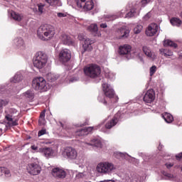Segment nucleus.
<instances>
[{"instance_id": "nucleus-18", "label": "nucleus", "mask_w": 182, "mask_h": 182, "mask_svg": "<svg viewBox=\"0 0 182 182\" xmlns=\"http://www.w3.org/2000/svg\"><path fill=\"white\" fill-rule=\"evenodd\" d=\"M130 52H132V46L129 45H124L119 47V55H127L129 56L130 55Z\"/></svg>"}, {"instance_id": "nucleus-31", "label": "nucleus", "mask_w": 182, "mask_h": 182, "mask_svg": "<svg viewBox=\"0 0 182 182\" xmlns=\"http://www.w3.org/2000/svg\"><path fill=\"white\" fill-rule=\"evenodd\" d=\"M14 43L18 48H23L24 45L23 39L22 38H18L14 39Z\"/></svg>"}, {"instance_id": "nucleus-14", "label": "nucleus", "mask_w": 182, "mask_h": 182, "mask_svg": "<svg viewBox=\"0 0 182 182\" xmlns=\"http://www.w3.org/2000/svg\"><path fill=\"white\" fill-rule=\"evenodd\" d=\"M156 98V94L154 93V90H148L144 96V102L145 103H151L154 101Z\"/></svg>"}, {"instance_id": "nucleus-1", "label": "nucleus", "mask_w": 182, "mask_h": 182, "mask_svg": "<svg viewBox=\"0 0 182 182\" xmlns=\"http://www.w3.org/2000/svg\"><path fill=\"white\" fill-rule=\"evenodd\" d=\"M37 36L41 41H50L55 36V28L48 24L41 26L37 31Z\"/></svg>"}, {"instance_id": "nucleus-34", "label": "nucleus", "mask_w": 182, "mask_h": 182, "mask_svg": "<svg viewBox=\"0 0 182 182\" xmlns=\"http://www.w3.org/2000/svg\"><path fill=\"white\" fill-rule=\"evenodd\" d=\"M159 52L161 53V55H164V56H173V52L168 50H164L161 49L159 50Z\"/></svg>"}, {"instance_id": "nucleus-5", "label": "nucleus", "mask_w": 182, "mask_h": 182, "mask_svg": "<svg viewBox=\"0 0 182 182\" xmlns=\"http://www.w3.org/2000/svg\"><path fill=\"white\" fill-rule=\"evenodd\" d=\"M32 87H33L35 90H41V92H46L48 90L46 80L42 77H36L33 80Z\"/></svg>"}, {"instance_id": "nucleus-41", "label": "nucleus", "mask_w": 182, "mask_h": 182, "mask_svg": "<svg viewBox=\"0 0 182 182\" xmlns=\"http://www.w3.org/2000/svg\"><path fill=\"white\" fill-rule=\"evenodd\" d=\"M107 77H108L109 79H111L113 80V79H114L116 77V74H114V73H113V72H109L107 74Z\"/></svg>"}, {"instance_id": "nucleus-35", "label": "nucleus", "mask_w": 182, "mask_h": 182, "mask_svg": "<svg viewBox=\"0 0 182 182\" xmlns=\"http://www.w3.org/2000/svg\"><path fill=\"white\" fill-rule=\"evenodd\" d=\"M25 97H28V99H33L35 97V93H33V91L28 90L26 92H24Z\"/></svg>"}, {"instance_id": "nucleus-11", "label": "nucleus", "mask_w": 182, "mask_h": 182, "mask_svg": "<svg viewBox=\"0 0 182 182\" xmlns=\"http://www.w3.org/2000/svg\"><path fill=\"white\" fill-rule=\"evenodd\" d=\"M14 112H15V113H16V111L14 109H11L9 110V113H7L5 116V119L6 120H7V124H9V126L12 127V126H18V122H16V120L14 121Z\"/></svg>"}, {"instance_id": "nucleus-51", "label": "nucleus", "mask_w": 182, "mask_h": 182, "mask_svg": "<svg viewBox=\"0 0 182 182\" xmlns=\"http://www.w3.org/2000/svg\"><path fill=\"white\" fill-rule=\"evenodd\" d=\"M176 159H177L178 160H180V159H182V152H181V154H177V155L176 156Z\"/></svg>"}, {"instance_id": "nucleus-32", "label": "nucleus", "mask_w": 182, "mask_h": 182, "mask_svg": "<svg viewBox=\"0 0 182 182\" xmlns=\"http://www.w3.org/2000/svg\"><path fill=\"white\" fill-rule=\"evenodd\" d=\"M164 176L165 177H167L168 180H171L172 181H177V176L176 175H173L171 173L165 172V173H164Z\"/></svg>"}, {"instance_id": "nucleus-48", "label": "nucleus", "mask_w": 182, "mask_h": 182, "mask_svg": "<svg viewBox=\"0 0 182 182\" xmlns=\"http://www.w3.org/2000/svg\"><path fill=\"white\" fill-rule=\"evenodd\" d=\"M5 173V167H0V176H3Z\"/></svg>"}, {"instance_id": "nucleus-55", "label": "nucleus", "mask_w": 182, "mask_h": 182, "mask_svg": "<svg viewBox=\"0 0 182 182\" xmlns=\"http://www.w3.org/2000/svg\"><path fill=\"white\" fill-rule=\"evenodd\" d=\"M31 149H32V150H38V146H35V145H32V146H31Z\"/></svg>"}, {"instance_id": "nucleus-45", "label": "nucleus", "mask_w": 182, "mask_h": 182, "mask_svg": "<svg viewBox=\"0 0 182 182\" xmlns=\"http://www.w3.org/2000/svg\"><path fill=\"white\" fill-rule=\"evenodd\" d=\"M151 16V12L147 13L143 18L144 21H149Z\"/></svg>"}, {"instance_id": "nucleus-24", "label": "nucleus", "mask_w": 182, "mask_h": 182, "mask_svg": "<svg viewBox=\"0 0 182 182\" xmlns=\"http://www.w3.org/2000/svg\"><path fill=\"white\" fill-rule=\"evenodd\" d=\"M170 22L172 26H177V28H180L182 25L181 19L176 17L171 18Z\"/></svg>"}, {"instance_id": "nucleus-7", "label": "nucleus", "mask_w": 182, "mask_h": 182, "mask_svg": "<svg viewBox=\"0 0 182 182\" xmlns=\"http://www.w3.org/2000/svg\"><path fill=\"white\" fill-rule=\"evenodd\" d=\"M77 8L84 11H92L93 9V1L92 0H75Z\"/></svg>"}, {"instance_id": "nucleus-10", "label": "nucleus", "mask_w": 182, "mask_h": 182, "mask_svg": "<svg viewBox=\"0 0 182 182\" xmlns=\"http://www.w3.org/2000/svg\"><path fill=\"white\" fill-rule=\"evenodd\" d=\"M159 32V25L157 23H151L146 30V36H154Z\"/></svg>"}, {"instance_id": "nucleus-15", "label": "nucleus", "mask_w": 182, "mask_h": 182, "mask_svg": "<svg viewBox=\"0 0 182 182\" xmlns=\"http://www.w3.org/2000/svg\"><path fill=\"white\" fill-rule=\"evenodd\" d=\"M39 151L47 159H50V157H53V156H55V151H53L52 148H41L39 149Z\"/></svg>"}, {"instance_id": "nucleus-29", "label": "nucleus", "mask_w": 182, "mask_h": 182, "mask_svg": "<svg viewBox=\"0 0 182 182\" xmlns=\"http://www.w3.org/2000/svg\"><path fill=\"white\" fill-rule=\"evenodd\" d=\"M59 75L53 73H48L47 75V79L48 82H55V80H58Z\"/></svg>"}, {"instance_id": "nucleus-25", "label": "nucleus", "mask_w": 182, "mask_h": 182, "mask_svg": "<svg viewBox=\"0 0 182 182\" xmlns=\"http://www.w3.org/2000/svg\"><path fill=\"white\" fill-rule=\"evenodd\" d=\"M21 80H22V75L17 73L14 77L11 78L10 82H11V83H19Z\"/></svg>"}, {"instance_id": "nucleus-40", "label": "nucleus", "mask_w": 182, "mask_h": 182, "mask_svg": "<svg viewBox=\"0 0 182 182\" xmlns=\"http://www.w3.org/2000/svg\"><path fill=\"white\" fill-rule=\"evenodd\" d=\"M9 103L8 100H0V109H2L3 106H6Z\"/></svg>"}, {"instance_id": "nucleus-56", "label": "nucleus", "mask_w": 182, "mask_h": 182, "mask_svg": "<svg viewBox=\"0 0 182 182\" xmlns=\"http://www.w3.org/2000/svg\"><path fill=\"white\" fill-rule=\"evenodd\" d=\"M121 155H122V157H123L124 154H121Z\"/></svg>"}, {"instance_id": "nucleus-28", "label": "nucleus", "mask_w": 182, "mask_h": 182, "mask_svg": "<svg viewBox=\"0 0 182 182\" xmlns=\"http://www.w3.org/2000/svg\"><path fill=\"white\" fill-rule=\"evenodd\" d=\"M143 51L145 55L148 56V58H151V59H154V55H153V53H151V50L147 46L143 47Z\"/></svg>"}, {"instance_id": "nucleus-50", "label": "nucleus", "mask_w": 182, "mask_h": 182, "mask_svg": "<svg viewBox=\"0 0 182 182\" xmlns=\"http://www.w3.org/2000/svg\"><path fill=\"white\" fill-rule=\"evenodd\" d=\"M173 166H174V164H171V163L166 164V166L167 167V168H171V167H173Z\"/></svg>"}, {"instance_id": "nucleus-3", "label": "nucleus", "mask_w": 182, "mask_h": 182, "mask_svg": "<svg viewBox=\"0 0 182 182\" xmlns=\"http://www.w3.org/2000/svg\"><path fill=\"white\" fill-rule=\"evenodd\" d=\"M84 73L86 76H88V77H92V79H95L100 76V73H102V70L100 69V67L99 65L91 64L84 68Z\"/></svg>"}, {"instance_id": "nucleus-21", "label": "nucleus", "mask_w": 182, "mask_h": 182, "mask_svg": "<svg viewBox=\"0 0 182 182\" xmlns=\"http://www.w3.org/2000/svg\"><path fill=\"white\" fill-rule=\"evenodd\" d=\"M117 122H119V118L117 117V114H116L110 122L105 124L106 129H112V127L117 124Z\"/></svg>"}, {"instance_id": "nucleus-43", "label": "nucleus", "mask_w": 182, "mask_h": 182, "mask_svg": "<svg viewBox=\"0 0 182 182\" xmlns=\"http://www.w3.org/2000/svg\"><path fill=\"white\" fill-rule=\"evenodd\" d=\"M57 16L58 18H60V19H62V18H66V16H68V13H57Z\"/></svg>"}, {"instance_id": "nucleus-19", "label": "nucleus", "mask_w": 182, "mask_h": 182, "mask_svg": "<svg viewBox=\"0 0 182 182\" xmlns=\"http://www.w3.org/2000/svg\"><path fill=\"white\" fill-rule=\"evenodd\" d=\"M84 43L82 48L85 50H92V44L95 43V41L90 40V38H83Z\"/></svg>"}, {"instance_id": "nucleus-33", "label": "nucleus", "mask_w": 182, "mask_h": 182, "mask_svg": "<svg viewBox=\"0 0 182 182\" xmlns=\"http://www.w3.org/2000/svg\"><path fill=\"white\" fill-rule=\"evenodd\" d=\"M164 46H171L172 48H177V44H176L174 42H173L171 40H165L164 41Z\"/></svg>"}, {"instance_id": "nucleus-38", "label": "nucleus", "mask_w": 182, "mask_h": 182, "mask_svg": "<svg viewBox=\"0 0 182 182\" xmlns=\"http://www.w3.org/2000/svg\"><path fill=\"white\" fill-rule=\"evenodd\" d=\"M157 71V67L156 65H153L152 67L150 68L149 69V73L150 76H153Z\"/></svg>"}, {"instance_id": "nucleus-2", "label": "nucleus", "mask_w": 182, "mask_h": 182, "mask_svg": "<svg viewBox=\"0 0 182 182\" xmlns=\"http://www.w3.org/2000/svg\"><path fill=\"white\" fill-rule=\"evenodd\" d=\"M48 63V55L42 51L36 53V57L33 60V66L37 69H43Z\"/></svg>"}, {"instance_id": "nucleus-47", "label": "nucleus", "mask_w": 182, "mask_h": 182, "mask_svg": "<svg viewBox=\"0 0 182 182\" xmlns=\"http://www.w3.org/2000/svg\"><path fill=\"white\" fill-rule=\"evenodd\" d=\"M83 177H85V174H83V173H79L75 176L77 180H79V178H83Z\"/></svg>"}, {"instance_id": "nucleus-36", "label": "nucleus", "mask_w": 182, "mask_h": 182, "mask_svg": "<svg viewBox=\"0 0 182 182\" xmlns=\"http://www.w3.org/2000/svg\"><path fill=\"white\" fill-rule=\"evenodd\" d=\"M143 31V26L141 24H138L136 26V27L134 28V33L136 34L140 33Z\"/></svg>"}, {"instance_id": "nucleus-17", "label": "nucleus", "mask_w": 182, "mask_h": 182, "mask_svg": "<svg viewBox=\"0 0 182 182\" xmlns=\"http://www.w3.org/2000/svg\"><path fill=\"white\" fill-rule=\"evenodd\" d=\"M60 41L63 43V45H68L70 46V45H73V41L69 35L63 33L60 36Z\"/></svg>"}, {"instance_id": "nucleus-9", "label": "nucleus", "mask_w": 182, "mask_h": 182, "mask_svg": "<svg viewBox=\"0 0 182 182\" xmlns=\"http://www.w3.org/2000/svg\"><path fill=\"white\" fill-rule=\"evenodd\" d=\"M64 156H66L68 159H70L71 160H75L77 157V151L73 147L67 146L64 149L63 152Z\"/></svg>"}, {"instance_id": "nucleus-44", "label": "nucleus", "mask_w": 182, "mask_h": 182, "mask_svg": "<svg viewBox=\"0 0 182 182\" xmlns=\"http://www.w3.org/2000/svg\"><path fill=\"white\" fill-rule=\"evenodd\" d=\"M43 134H46V129H43L40 130L38 133V137H41V136H43Z\"/></svg>"}, {"instance_id": "nucleus-13", "label": "nucleus", "mask_w": 182, "mask_h": 182, "mask_svg": "<svg viewBox=\"0 0 182 182\" xmlns=\"http://www.w3.org/2000/svg\"><path fill=\"white\" fill-rule=\"evenodd\" d=\"M51 174L55 178H65L66 177V171L60 168H53Z\"/></svg>"}, {"instance_id": "nucleus-26", "label": "nucleus", "mask_w": 182, "mask_h": 182, "mask_svg": "<svg viewBox=\"0 0 182 182\" xmlns=\"http://www.w3.org/2000/svg\"><path fill=\"white\" fill-rule=\"evenodd\" d=\"M46 112V110H43L41 114H40V118L38 120V124L40 126H45L46 124V119H45V112Z\"/></svg>"}, {"instance_id": "nucleus-57", "label": "nucleus", "mask_w": 182, "mask_h": 182, "mask_svg": "<svg viewBox=\"0 0 182 182\" xmlns=\"http://www.w3.org/2000/svg\"><path fill=\"white\" fill-rule=\"evenodd\" d=\"M181 171H182V166L181 167Z\"/></svg>"}, {"instance_id": "nucleus-12", "label": "nucleus", "mask_w": 182, "mask_h": 182, "mask_svg": "<svg viewBox=\"0 0 182 182\" xmlns=\"http://www.w3.org/2000/svg\"><path fill=\"white\" fill-rule=\"evenodd\" d=\"M103 92L107 97L112 99L114 97V90L112 88V86L107 83L102 85Z\"/></svg>"}, {"instance_id": "nucleus-46", "label": "nucleus", "mask_w": 182, "mask_h": 182, "mask_svg": "<svg viewBox=\"0 0 182 182\" xmlns=\"http://www.w3.org/2000/svg\"><path fill=\"white\" fill-rule=\"evenodd\" d=\"M149 2H151V0H141V5L142 6H146Z\"/></svg>"}, {"instance_id": "nucleus-22", "label": "nucleus", "mask_w": 182, "mask_h": 182, "mask_svg": "<svg viewBox=\"0 0 182 182\" xmlns=\"http://www.w3.org/2000/svg\"><path fill=\"white\" fill-rule=\"evenodd\" d=\"M93 130V127H88L87 128H85L83 129H81L78 132H76L77 136H87L90 132Z\"/></svg>"}, {"instance_id": "nucleus-42", "label": "nucleus", "mask_w": 182, "mask_h": 182, "mask_svg": "<svg viewBox=\"0 0 182 182\" xmlns=\"http://www.w3.org/2000/svg\"><path fill=\"white\" fill-rule=\"evenodd\" d=\"M119 16L116 15H109L107 16V21H114V19H117Z\"/></svg>"}, {"instance_id": "nucleus-8", "label": "nucleus", "mask_w": 182, "mask_h": 182, "mask_svg": "<svg viewBox=\"0 0 182 182\" xmlns=\"http://www.w3.org/2000/svg\"><path fill=\"white\" fill-rule=\"evenodd\" d=\"M59 60L63 63H66V62H69L72 58V53L69 50V49L65 48L60 51L59 53Z\"/></svg>"}, {"instance_id": "nucleus-16", "label": "nucleus", "mask_w": 182, "mask_h": 182, "mask_svg": "<svg viewBox=\"0 0 182 182\" xmlns=\"http://www.w3.org/2000/svg\"><path fill=\"white\" fill-rule=\"evenodd\" d=\"M87 31L92 33L94 36H101L102 34L99 31V28L97 27V24L92 23L87 26Z\"/></svg>"}, {"instance_id": "nucleus-37", "label": "nucleus", "mask_w": 182, "mask_h": 182, "mask_svg": "<svg viewBox=\"0 0 182 182\" xmlns=\"http://www.w3.org/2000/svg\"><path fill=\"white\" fill-rule=\"evenodd\" d=\"M93 141H94V144H92V146H95V147H98V148L102 147V141H100V140L94 139Z\"/></svg>"}, {"instance_id": "nucleus-23", "label": "nucleus", "mask_w": 182, "mask_h": 182, "mask_svg": "<svg viewBox=\"0 0 182 182\" xmlns=\"http://www.w3.org/2000/svg\"><path fill=\"white\" fill-rule=\"evenodd\" d=\"M11 16L14 21H16L17 22H21V21L23 19V15L16 13L15 11H11Z\"/></svg>"}, {"instance_id": "nucleus-52", "label": "nucleus", "mask_w": 182, "mask_h": 182, "mask_svg": "<svg viewBox=\"0 0 182 182\" xmlns=\"http://www.w3.org/2000/svg\"><path fill=\"white\" fill-rule=\"evenodd\" d=\"M98 100L101 101L102 103H104V105H107V102H106V100H100V97H98Z\"/></svg>"}, {"instance_id": "nucleus-20", "label": "nucleus", "mask_w": 182, "mask_h": 182, "mask_svg": "<svg viewBox=\"0 0 182 182\" xmlns=\"http://www.w3.org/2000/svg\"><path fill=\"white\" fill-rule=\"evenodd\" d=\"M117 33L123 38L124 39L126 38H129V35L130 34V31L127 30L125 27H122L117 31Z\"/></svg>"}, {"instance_id": "nucleus-30", "label": "nucleus", "mask_w": 182, "mask_h": 182, "mask_svg": "<svg viewBox=\"0 0 182 182\" xmlns=\"http://www.w3.org/2000/svg\"><path fill=\"white\" fill-rule=\"evenodd\" d=\"M46 2L50 6H59L60 5V0H46Z\"/></svg>"}, {"instance_id": "nucleus-54", "label": "nucleus", "mask_w": 182, "mask_h": 182, "mask_svg": "<svg viewBox=\"0 0 182 182\" xmlns=\"http://www.w3.org/2000/svg\"><path fill=\"white\" fill-rule=\"evenodd\" d=\"M100 28H107V24H106V23H101L100 24Z\"/></svg>"}, {"instance_id": "nucleus-49", "label": "nucleus", "mask_w": 182, "mask_h": 182, "mask_svg": "<svg viewBox=\"0 0 182 182\" xmlns=\"http://www.w3.org/2000/svg\"><path fill=\"white\" fill-rule=\"evenodd\" d=\"M38 11L41 14H43V6L38 5Z\"/></svg>"}, {"instance_id": "nucleus-53", "label": "nucleus", "mask_w": 182, "mask_h": 182, "mask_svg": "<svg viewBox=\"0 0 182 182\" xmlns=\"http://www.w3.org/2000/svg\"><path fill=\"white\" fill-rule=\"evenodd\" d=\"M4 174H5L6 176H9V174H10L9 170H8V169H6V168H5Z\"/></svg>"}, {"instance_id": "nucleus-6", "label": "nucleus", "mask_w": 182, "mask_h": 182, "mask_svg": "<svg viewBox=\"0 0 182 182\" xmlns=\"http://www.w3.org/2000/svg\"><path fill=\"white\" fill-rule=\"evenodd\" d=\"M27 173L31 176H38L42 171V167L36 163L28 164L26 166Z\"/></svg>"}, {"instance_id": "nucleus-4", "label": "nucleus", "mask_w": 182, "mask_h": 182, "mask_svg": "<svg viewBox=\"0 0 182 182\" xmlns=\"http://www.w3.org/2000/svg\"><path fill=\"white\" fill-rule=\"evenodd\" d=\"M96 169L101 174H112L116 170V166L110 162H104L98 164Z\"/></svg>"}, {"instance_id": "nucleus-27", "label": "nucleus", "mask_w": 182, "mask_h": 182, "mask_svg": "<svg viewBox=\"0 0 182 182\" xmlns=\"http://www.w3.org/2000/svg\"><path fill=\"white\" fill-rule=\"evenodd\" d=\"M162 117L164 119V120H165V122H166V123H171L174 120V118L173 117V115H171V114L167 113V112H166L162 116Z\"/></svg>"}, {"instance_id": "nucleus-39", "label": "nucleus", "mask_w": 182, "mask_h": 182, "mask_svg": "<svg viewBox=\"0 0 182 182\" xmlns=\"http://www.w3.org/2000/svg\"><path fill=\"white\" fill-rule=\"evenodd\" d=\"M136 15V10L132 9L130 12L126 14L125 18H133Z\"/></svg>"}]
</instances>
